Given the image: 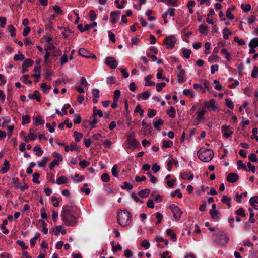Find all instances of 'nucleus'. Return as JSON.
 Returning <instances> with one entry per match:
<instances>
[{"label":"nucleus","instance_id":"nucleus-1","mask_svg":"<svg viewBox=\"0 0 258 258\" xmlns=\"http://www.w3.org/2000/svg\"><path fill=\"white\" fill-rule=\"evenodd\" d=\"M61 217L66 225L74 226L77 223L76 218L73 215L71 211L67 209L66 206L63 207Z\"/></svg>","mask_w":258,"mask_h":258},{"label":"nucleus","instance_id":"nucleus-2","mask_svg":"<svg viewBox=\"0 0 258 258\" xmlns=\"http://www.w3.org/2000/svg\"><path fill=\"white\" fill-rule=\"evenodd\" d=\"M197 155L202 161L208 162L213 158L214 152L211 149L201 148L198 151Z\"/></svg>","mask_w":258,"mask_h":258},{"label":"nucleus","instance_id":"nucleus-3","mask_svg":"<svg viewBox=\"0 0 258 258\" xmlns=\"http://www.w3.org/2000/svg\"><path fill=\"white\" fill-rule=\"evenodd\" d=\"M131 214L127 211L119 212L117 215V222L122 227L127 226L131 221Z\"/></svg>","mask_w":258,"mask_h":258},{"label":"nucleus","instance_id":"nucleus-4","mask_svg":"<svg viewBox=\"0 0 258 258\" xmlns=\"http://www.w3.org/2000/svg\"><path fill=\"white\" fill-rule=\"evenodd\" d=\"M229 237L227 234L223 231H220L216 236L215 241L217 245L223 246L228 243Z\"/></svg>","mask_w":258,"mask_h":258},{"label":"nucleus","instance_id":"nucleus-5","mask_svg":"<svg viewBox=\"0 0 258 258\" xmlns=\"http://www.w3.org/2000/svg\"><path fill=\"white\" fill-rule=\"evenodd\" d=\"M176 42V38L174 35H170L166 37L164 41L163 44L168 49H171L174 48Z\"/></svg>","mask_w":258,"mask_h":258},{"label":"nucleus","instance_id":"nucleus-6","mask_svg":"<svg viewBox=\"0 0 258 258\" xmlns=\"http://www.w3.org/2000/svg\"><path fill=\"white\" fill-rule=\"evenodd\" d=\"M126 142L130 146L129 148H136L140 145V143L135 139V133L133 132L127 136Z\"/></svg>","mask_w":258,"mask_h":258},{"label":"nucleus","instance_id":"nucleus-7","mask_svg":"<svg viewBox=\"0 0 258 258\" xmlns=\"http://www.w3.org/2000/svg\"><path fill=\"white\" fill-rule=\"evenodd\" d=\"M169 208L172 212L175 219L177 221L179 220L182 213L180 209L174 204L171 205Z\"/></svg>","mask_w":258,"mask_h":258},{"label":"nucleus","instance_id":"nucleus-8","mask_svg":"<svg viewBox=\"0 0 258 258\" xmlns=\"http://www.w3.org/2000/svg\"><path fill=\"white\" fill-rule=\"evenodd\" d=\"M105 62L106 65L108 66L112 69H115L118 65L116 59L111 56L106 57Z\"/></svg>","mask_w":258,"mask_h":258},{"label":"nucleus","instance_id":"nucleus-9","mask_svg":"<svg viewBox=\"0 0 258 258\" xmlns=\"http://www.w3.org/2000/svg\"><path fill=\"white\" fill-rule=\"evenodd\" d=\"M221 129L223 137L226 139L229 138L233 133V132L231 130L230 126L224 125Z\"/></svg>","mask_w":258,"mask_h":258},{"label":"nucleus","instance_id":"nucleus-10","mask_svg":"<svg viewBox=\"0 0 258 258\" xmlns=\"http://www.w3.org/2000/svg\"><path fill=\"white\" fill-rule=\"evenodd\" d=\"M215 101L214 99H211L209 101L205 102L204 105L208 108H210L212 111L218 112L219 109L215 104Z\"/></svg>","mask_w":258,"mask_h":258},{"label":"nucleus","instance_id":"nucleus-11","mask_svg":"<svg viewBox=\"0 0 258 258\" xmlns=\"http://www.w3.org/2000/svg\"><path fill=\"white\" fill-rule=\"evenodd\" d=\"M239 179V176L235 173H230L226 177V180L228 182L235 183Z\"/></svg>","mask_w":258,"mask_h":258},{"label":"nucleus","instance_id":"nucleus-12","mask_svg":"<svg viewBox=\"0 0 258 258\" xmlns=\"http://www.w3.org/2000/svg\"><path fill=\"white\" fill-rule=\"evenodd\" d=\"M121 12L120 11H114L111 12V22L112 24H115Z\"/></svg>","mask_w":258,"mask_h":258},{"label":"nucleus","instance_id":"nucleus-13","mask_svg":"<svg viewBox=\"0 0 258 258\" xmlns=\"http://www.w3.org/2000/svg\"><path fill=\"white\" fill-rule=\"evenodd\" d=\"M78 54L82 57L89 58H90V52L87 49L81 48L78 50Z\"/></svg>","mask_w":258,"mask_h":258},{"label":"nucleus","instance_id":"nucleus-14","mask_svg":"<svg viewBox=\"0 0 258 258\" xmlns=\"http://www.w3.org/2000/svg\"><path fill=\"white\" fill-rule=\"evenodd\" d=\"M28 97L30 99H36L38 102L41 101L39 92L37 90L35 91L33 95L29 94Z\"/></svg>","mask_w":258,"mask_h":258},{"label":"nucleus","instance_id":"nucleus-15","mask_svg":"<svg viewBox=\"0 0 258 258\" xmlns=\"http://www.w3.org/2000/svg\"><path fill=\"white\" fill-rule=\"evenodd\" d=\"M125 109L126 111V115L125 117L126 118V123L127 125L129 126L131 123V117L129 115L130 111L128 110V106L127 101H126L125 102Z\"/></svg>","mask_w":258,"mask_h":258},{"label":"nucleus","instance_id":"nucleus-16","mask_svg":"<svg viewBox=\"0 0 258 258\" xmlns=\"http://www.w3.org/2000/svg\"><path fill=\"white\" fill-rule=\"evenodd\" d=\"M249 203L250 205L252 206L255 209L258 210V206L255 205V204L258 203V196H255L254 197L251 198L249 200Z\"/></svg>","mask_w":258,"mask_h":258},{"label":"nucleus","instance_id":"nucleus-17","mask_svg":"<svg viewBox=\"0 0 258 258\" xmlns=\"http://www.w3.org/2000/svg\"><path fill=\"white\" fill-rule=\"evenodd\" d=\"M185 74V70L183 69H181L180 72H179L178 74L177 75L178 82L179 83H181L185 81V80L183 78Z\"/></svg>","mask_w":258,"mask_h":258},{"label":"nucleus","instance_id":"nucleus-18","mask_svg":"<svg viewBox=\"0 0 258 258\" xmlns=\"http://www.w3.org/2000/svg\"><path fill=\"white\" fill-rule=\"evenodd\" d=\"M93 117H96L97 115H98L100 117H102L103 116V113L101 110L99 109L97 110L96 107H94L93 108Z\"/></svg>","mask_w":258,"mask_h":258},{"label":"nucleus","instance_id":"nucleus-19","mask_svg":"<svg viewBox=\"0 0 258 258\" xmlns=\"http://www.w3.org/2000/svg\"><path fill=\"white\" fill-rule=\"evenodd\" d=\"M174 163V165L176 166H178V162L172 158L171 160H170L168 163H167V170L168 171H171V169H172V164Z\"/></svg>","mask_w":258,"mask_h":258},{"label":"nucleus","instance_id":"nucleus-20","mask_svg":"<svg viewBox=\"0 0 258 258\" xmlns=\"http://www.w3.org/2000/svg\"><path fill=\"white\" fill-rule=\"evenodd\" d=\"M68 178L64 176H61L56 180V183L60 185V184H64L68 182Z\"/></svg>","mask_w":258,"mask_h":258},{"label":"nucleus","instance_id":"nucleus-21","mask_svg":"<svg viewBox=\"0 0 258 258\" xmlns=\"http://www.w3.org/2000/svg\"><path fill=\"white\" fill-rule=\"evenodd\" d=\"M205 112L206 111L204 109H202L200 111H197L196 113L197 115L196 120L200 121L202 119H204V115Z\"/></svg>","mask_w":258,"mask_h":258},{"label":"nucleus","instance_id":"nucleus-22","mask_svg":"<svg viewBox=\"0 0 258 258\" xmlns=\"http://www.w3.org/2000/svg\"><path fill=\"white\" fill-rule=\"evenodd\" d=\"M167 235L171 236V239L173 241H176L177 240L176 236L173 233V230L171 229H167L166 231Z\"/></svg>","mask_w":258,"mask_h":258},{"label":"nucleus","instance_id":"nucleus-23","mask_svg":"<svg viewBox=\"0 0 258 258\" xmlns=\"http://www.w3.org/2000/svg\"><path fill=\"white\" fill-rule=\"evenodd\" d=\"M150 192V190L149 189L141 190L138 192V196L143 198H146L149 195Z\"/></svg>","mask_w":258,"mask_h":258},{"label":"nucleus","instance_id":"nucleus-24","mask_svg":"<svg viewBox=\"0 0 258 258\" xmlns=\"http://www.w3.org/2000/svg\"><path fill=\"white\" fill-rule=\"evenodd\" d=\"M163 124L164 121L161 119H159L157 121L153 123L154 128L157 130H160V126Z\"/></svg>","mask_w":258,"mask_h":258},{"label":"nucleus","instance_id":"nucleus-25","mask_svg":"<svg viewBox=\"0 0 258 258\" xmlns=\"http://www.w3.org/2000/svg\"><path fill=\"white\" fill-rule=\"evenodd\" d=\"M4 165V167L2 168L1 171L3 173H6L10 169L9 161L7 160H5Z\"/></svg>","mask_w":258,"mask_h":258},{"label":"nucleus","instance_id":"nucleus-26","mask_svg":"<svg viewBox=\"0 0 258 258\" xmlns=\"http://www.w3.org/2000/svg\"><path fill=\"white\" fill-rule=\"evenodd\" d=\"M223 38L225 40L228 38V36L232 34V32L230 31L228 28L225 27L223 30Z\"/></svg>","mask_w":258,"mask_h":258},{"label":"nucleus","instance_id":"nucleus-27","mask_svg":"<svg viewBox=\"0 0 258 258\" xmlns=\"http://www.w3.org/2000/svg\"><path fill=\"white\" fill-rule=\"evenodd\" d=\"M231 199L230 197L224 195L221 199V202L222 203H226L228 207L230 208L231 207Z\"/></svg>","mask_w":258,"mask_h":258},{"label":"nucleus","instance_id":"nucleus-28","mask_svg":"<svg viewBox=\"0 0 258 258\" xmlns=\"http://www.w3.org/2000/svg\"><path fill=\"white\" fill-rule=\"evenodd\" d=\"M118 166L117 164L114 165L113 167L112 168L111 173H112V175L115 177H118Z\"/></svg>","mask_w":258,"mask_h":258},{"label":"nucleus","instance_id":"nucleus-29","mask_svg":"<svg viewBox=\"0 0 258 258\" xmlns=\"http://www.w3.org/2000/svg\"><path fill=\"white\" fill-rule=\"evenodd\" d=\"M34 151L36 152V155L37 156H40L42 155L43 151L42 150H41V148L38 146L36 145L34 147Z\"/></svg>","mask_w":258,"mask_h":258},{"label":"nucleus","instance_id":"nucleus-30","mask_svg":"<svg viewBox=\"0 0 258 258\" xmlns=\"http://www.w3.org/2000/svg\"><path fill=\"white\" fill-rule=\"evenodd\" d=\"M237 168L238 169H240V168H241L242 170H243L244 171H248V169H247L246 165L242 163V162L241 160L237 161Z\"/></svg>","mask_w":258,"mask_h":258},{"label":"nucleus","instance_id":"nucleus-31","mask_svg":"<svg viewBox=\"0 0 258 258\" xmlns=\"http://www.w3.org/2000/svg\"><path fill=\"white\" fill-rule=\"evenodd\" d=\"M210 214L211 216V217L214 220L218 221L219 220V218L216 217L217 215L219 214V212L216 210H210Z\"/></svg>","mask_w":258,"mask_h":258},{"label":"nucleus","instance_id":"nucleus-32","mask_svg":"<svg viewBox=\"0 0 258 258\" xmlns=\"http://www.w3.org/2000/svg\"><path fill=\"white\" fill-rule=\"evenodd\" d=\"M34 63V61L31 59H26L22 64V67H26L32 66Z\"/></svg>","mask_w":258,"mask_h":258},{"label":"nucleus","instance_id":"nucleus-33","mask_svg":"<svg viewBox=\"0 0 258 258\" xmlns=\"http://www.w3.org/2000/svg\"><path fill=\"white\" fill-rule=\"evenodd\" d=\"M45 121L40 116H37L35 118V123L36 126L44 124Z\"/></svg>","mask_w":258,"mask_h":258},{"label":"nucleus","instance_id":"nucleus-34","mask_svg":"<svg viewBox=\"0 0 258 258\" xmlns=\"http://www.w3.org/2000/svg\"><path fill=\"white\" fill-rule=\"evenodd\" d=\"M24 58V55L21 52H19V54H15L14 57V59L16 61H22Z\"/></svg>","mask_w":258,"mask_h":258},{"label":"nucleus","instance_id":"nucleus-35","mask_svg":"<svg viewBox=\"0 0 258 258\" xmlns=\"http://www.w3.org/2000/svg\"><path fill=\"white\" fill-rule=\"evenodd\" d=\"M182 53L184 55V56L187 58L188 59L190 57V55L191 53V51L190 49H188L185 48H183L182 49Z\"/></svg>","mask_w":258,"mask_h":258},{"label":"nucleus","instance_id":"nucleus-36","mask_svg":"<svg viewBox=\"0 0 258 258\" xmlns=\"http://www.w3.org/2000/svg\"><path fill=\"white\" fill-rule=\"evenodd\" d=\"M74 137L76 142H79L83 137V134L77 131L74 132Z\"/></svg>","mask_w":258,"mask_h":258},{"label":"nucleus","instance_id":"nucleus-37","mask_svg":"<svg viewBox=\"0 0 258 258\" xmlns=\"http://www.w3.org/2000/svg\"><path fill=\"white\" fill-rule=\"evenodd\" d=\"M167 114L171 118H174L175 117V109L173 106L170 107L169 110L168 111Z\"/></svg>","mask_w":258,"mask_h":258},{"label":"nucleus","instance_id":"nucleus-38","mask_svg":"<svg viewBox=\"0 0 258 258\" xmlns=\"http://www.w3.org/2000/svg\"><path fill=\"white\" fill-rule=\"evenodd\" d=\"M8 30L10 32L11 36L14 37L16 35V29L12 25H9L7 27Z\"/></svg>","mask_w":258,"mask_h":258},{"label":"nucleus","instance_id":"nucleus-39","mask_svg":"<svg viewBox=\"0 0 258 258\" xmlns=\"http://www.w3.org/2000/svg\"><path fill=\"white\" fill-rule=\"evenodd\" d=\"M121 187L122 189H127V190H131L133 188V186L126 181L124 182L123 183V185H122Z\"/></svg>","mask_w":258,"mask_h":258},{"label":"nucleus","instance_id":"nucleus-40","mask_svg":"<svg viewBox=\"0 0 258 258\" xmlns=\"http://www.w3.org/2000/svg\"><path fill=\"white\" fill-rule=\"evenodd\" d=\"M11 184L17 188H19L20 186L19 179L17 178H13L12 179Z\"/></svg>","mask_w":258,"mask_h":258},{"label":"nucleus","instance_id":"nucleus-41","mask_svg":"<svg viewBox=\"0 0 258 258\" xmlns=\"http://www.w3.org/2000/svg\"><path fill=\"white\" fill-rule=\"evenodd\" d=\"M162 144H163V147L164 148H167L171 147L173 145V142L169 140V141L164 140L163 141Z\"/></svg>","mask_w":258,"mask_h":258},{"label":"nucleus","instance_id":"nucleus-42","mask_svg":"<svg viewBox=\"0 0 258 258\" xmlns=\"http://www.w3.org/2000/svg\"><path fill=\"white\" fill-rule=\"evenodd\" d=\"M207 29L208 27L206 25H201L199 26V31L200 33L206 34L207 33Z\"/></svg>","mask_w":258,"mask_h":258},{"label":"nucleus","instance_id":"nucleus-43","mask_svg":"<svg viewBox=\"0 0 258 258\" xmlns=\"http://www.w3.org/2000/svg\"><path fill=\"white\" fill-rule=\"evenodd\" d=\"M248 211H249V213H250V217H249V221L250 223H253L255 222V219L254 218V214L253 210L252 208H250L248 209Z\"/></svg>","mask_w":258,"mask_h":258},{"label":"nucleus","instance_id":"nucleus-44","mask_svg":"<svg viewBox=\"0 0 258 258\" xmlns=\"http://www.w3.org/2000/svg\"><path fill=\"white\" fill-rule=\"evenodd\" d=\"M49 160V157H43V160L38 164V166L41 167H44L45 166L47 162Z\"/></svg>","mask_w":258,"mask_h":258},{"label":"nucleus","instance_id":"nucleus-45","mask_svg":"<svg viewBox=\"0 0 258 258\" xmlns=\"http://www.w3.org/2000/svg\"><path fill=\"white\" fill-rule=\"evenodd\" d=\"M22 124L23 125L29 123L30 122V116L28 115H24L22 117Z\"/></svg>","mask_w":258,"mask_h":258},{"label":"nucleus","instance_id":"nucleus-46","mask_svg":"<svg viewBox=\"0 0 258 258\" xmlns=\"http://www.w3.org/2000/svg\"><path fill=\"white\" fill-rule=\"evenodd\" d=\"M141 246L144 247V248L147 249L150 248V244L148 240H144L141 242Z\"/></svg>","mask_w":258,"mask_h":258},{"label":"nucleus","instance_id":"nucleus-47","mask_svg":"<svg viewBox=\"0 0 258 258\" xmlns=\"http://www.w3.org/2000/svg\"><path fill=\"white\" fill-rule=\"evenodd\" d=\"M152 126L150 125V127L148 128H145V126L143 130H141V132H142V134L144 135L150 134L151 133Z\"/></svg>","mask_w":258,"mask_h":258},{"label":"nucleus","instance_id":"nucleus-48","mask_svg":"<svg viewBox=\"0 0 258 258\" xmlns=\"http://www.w3.org/2000/svg\"><path fill=\"white\" fill-rule=\"evenodd\" d=\"M235 214L237 215L241 216L243 217L245 216V211L243 208H240L239 209L235 211Z\"/></svg>","mask_w":258,"mask_h":258},{"label":"nucleus","instance_id":"nucleus-49","mask_svg":"<svg viewBox=\"0 0 258 258\" xmlns=\"http://www.w3.org/2000/svg\"><path fill=\"white\" fill-rule=\"evenodd\" d=\"M241 8L245 12H247L251 10V5L249 4L245 5L244 4L241 5Z\"/></svg>","mask_w":258,"mask_h":258},{"label":"nucleus","instance_id":"nucleus-50","mask_svg":"<svg viewBox=\"0 0 258 258\" xmlns=\"http://www.w3.org/2000/svg\"><path fill=\"white\" fill-rule=\"evenodd\" d=\"M135 112H139L140 116L141 117L143 116L144 110L141 108V106L140 104L137 105L135 109Z\"/></svg>","mask_w":258,"mask_h":258},{"label":"nucleus","instance_id":"nucleus-51","mask_svg":"<svg viewBox=\"0 0 258 258\" xmlns=\"http://www.w3.org/2000/svg\"><path fill=\"white\" fill-rule=\"evenodd\" d=\"M157 113V111L155 109H149L148 110V114L147 116L150 117L152 118L156 115Z\"/></svg>","mask_w":258,"mask_h":258},{"label":"nucleus","instance_id":"nucleus-52","mask_svg":"<svg viewBox=\"0 0 258 258\" xmlns=\"http://www.w3.org/2000/svg\"><path fill=\"white\" fill-rule=\"evenodd\" d=\"M40 87L42 89V91L45 93H46L47 90H48L51 89V86L50 85H47L45 83H42Z\"/></svg>","mask_w":258,"mask_h":258},{"label":"nucleus","instance_id":"nucleus-53","mask_svg":"<svg viewBox=\"0 0 258 258\" xmlns=\"http://www.w3.org/2000/svg\"><path fill=\"white\" fill-rule=\"evenodd\" d=\"M183 94L186 96L189 95L190 97L192 98L195 97L194 93L189 89L184 90L183 91Z\"/></svg>","mask_w":258,"mask_h":258},{"label":"nucleus","instance_id":"nucleus-54","mask_svg":"<svg viewBox=\"0 0 258 258\" xmlns=\"http://www.w3.org/2000/svg\"><path fill=\"white\" fill-rule=\"evenodd\" d=\"M249 160L252 162H258V159L256 157V154L254 153L251 154L248 156Z\"/></svg>","mask_w":258,"mask_h":258},{"label":"nucleus","instance_id":"nucleus-55","mask_svg":"<svg viewBox=\"0 0 258 258\" xmlns=\"http://www.w3.org/2000/svg\"><path fill=\"white\" fill-rule=\"evenodd\" d=\"M120 96V91L119 90H116L114 92L113 100L115 101H118V99Z\"/></svg>","mask_w":258,"mask_h":258},{"label":"nucleus","instance_id":"nucleus-56","mask_svg":"<svg viewBox=\"0 0 258 258\" xmlns=\"http://www.w3.org/2000/svg\"><path fill=\"white\" fill-rule=\"evenodd\" d=\"M101 180L104 182H107L110 180V176L107 173H103L101 175Z\"/></svg>","mask_w":258,"mask_h":258},{"label":"nucleus","instance_id":"nucleus-57","mask_svg":"<svg viewBox=\"0 0 258 258\" xmlns=\"http://www.w3.org/2000/svg\"><path fill=\"white\" fill-rule=\"evenodd\" d=\"M74 123L75 124H79L81 122V117L78 114H75L74 115Z\"/></svg>","mask_w":258,"mask_h":258},{"label":"nucleus","instance_id":"nucleus-58","mask_svg":"<svg viewBox=\"0 0 258 258\" xmlns=\"http://www.w3.org/2000/svg\"><path fill=\"white\" fill-rule=\"evenodd\" d=\"M97 17V15L94 10H91L89 13V18L91 21L94 20Z\"/></svg>","mask_w":258,"mask_h":258},{"label":"nucleus","instance_id":"nucleus-59","mask_svg":"<svg viewBox=\"0 0 258 258\" xmlns=\"http://www.w3.org/2000/svg\"><path fill=\"white\" fill-rule=\"evenodd\" d=\"M234 41L238 43L239 45H243L245 44V41L243 39H240L238 36H235Z\"/></svg>","mask_w":258,"mask_h":258},{"label":"nucleus","instance_id":"nucleus-60","mask_svg":"<svg viewBox=\"0 0 258 258\" xmlns=\"http://www.w3.org/2000/svg\"><path fill=\"white\" fill-rule=\"evenodd\" d=\"M156 90L158 92H160L162 90L163 87L166 86V83L165 82H162L161 83H157L156 85Z\"/></svg>","mask_w":258,"mask_h":258},{"label":"nucleus","instance_id":"nucleus-61","mask_svg":"<svg viewBox=\"0 0 258 258\" xmlns=\"http://www.w3.org/2000/svg\"><path fill=\"white\" fill-rule=\"evenodd\" d=\"M225 103L226 105L229 107L230 109H233L234 108V104L233 103L228 99H225Z\"/></svg>","mask_w":258,"mask_h":258},{"label":"nucleus","instance_id":"nucleus-62","mask_svg":"<svg viewBox=\"0 0 258 258\" xmlns=\"http://www.w3.org/2000/svg\"><path fill=\"white\" fill-rule=\"evenodd\" d=\"M40 174L38 173H35L33 175V181L36 183L39 184L40 181L38 180L39 178Z\"/></svg>","mask_w":258,"mask_h":258},{"label":"nucleus","instance_id":"nucleus-63","mask_svg":"<svg viewBox=\"0 0 258 258\" xmlns=\"http://www.w3.org/2000/svg\"><path fill=\"white\" fill-rule=\"evenodd\" d=\"M251 77L253 78L258 77V67L255 66L251 73Z\"/></svg>","mask_w":258,"mask_h":258},{"label":"nucleus","instance_id":"nucleus-64","mask_svg":"<svg viewBox=\"0 0 258 258\" xmlns=\"http://www.w3.org/2000/svg\"><path fill=\"white\" fill-rule=\"evenodd\" d=\"M152 169L154 173H157L160 170V167L156 163H155L153 165Z\"/></svg>","mask_w":258,"mask_h":258}]
</instances>
